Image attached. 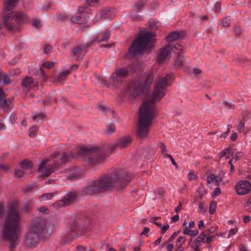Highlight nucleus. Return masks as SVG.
Instances as JSON below:
<instances>
[{
  "label": "nucleus",
  "mask_w": 251,
  "mask_h": 251,
  "mask_svg": "<svg viewBox=\"0 0 251 251\" xmlns=\"http://www.w3.org/2000/svg\"><path fill=\"white\" fill-rule=\"evenodd\" d=\"M78 193L75 191H71L67 193L61 200L54 204L55 207H61L67 206L73 203L76 199Z\"/></svg>",
  "instance_id": "obj_9"
},
{
  "label": "nucleus",
  "mask_w": 251,
  "mask_h": 251,
  "mask_svg": "<svg viewBox=\"0 0 251 251\" xmlns=\"http://www.w3.org/2000/svg\"><path fill=\"white\" fill-rule=\"evenodd\" d=\"M230 19L228 17H226L220 21V25L225 26L229 25L230 24Z\"/></svg>",
  "instance_id": "obj_33"
},
{
  "label": "nucleus",
  "mask_w": 251,
  "mask_h": 251,
  "mask_svg": "<svg viewBox=\"0 0 251 251\" xmlns=\"http://www.w3.org/2000/svg\"><path fill=\"white\" fill-rule=\"evenodd\" d=\"M172 46L171 44H168L165 48L160 49L157 55V60L159 62H163L165 60Z\"/></svg>",
  "instance_id": "obj_16"
},
{
  "label": "nucleus",
  "mask_w": 251,
  "mask_h": 251,
  "mask_svg": "<svg viewBox=\"0 0 251 251\" xmlns=\"http://www.w3.org/2000/svg\"><path fill=\"white\" fill-rule=\"evenodd\" d=\"M38 130V127L37 126H32L29 130V135L30 137H34L37 134V131Z\"/></svg>",
  "instance_id": "obj_29"
},
{
  "label": "nucleus",
  "mask_w": 251,
  "mask_h": 251,
  "mask_svg": "<svg viewBox=\"0 0 251 251\" xmlns=\"http://www.w3.org/2000/svg\"><path fill=\"white\" fill-rule=\"evenodd\" d=\"M231 128V126L229 125H228L227 126V130L226 132H225L224 133L222 134L221 135H220V137L221 138H225L226 137L229 132H230V128Z\"/></svg>",
  "instance_id": "obj_41"
},
{
  "label": "nucleus",
  "mask_w": 251,
  "mask_h": 251,
  "mask_svg": "<svg viewBox=\"0 0 251 251\" xmlns=\"http://www.w3.org/2000/svg\"><path fill=\"white\" fill-rule=\"evenodd\" d=\"M98 1L99 0H87V2L89 5L92 6L95 3H97Z\"/></svg>",
  "instance_id": "obj_58"
},
{
  "label": "nucleus",
  "mask_w": 251,
  "mask_h": 251,
  "mask_svg": "<svg viewBox=\"0 0 251 251\" xmlns=\"http://www.w3.org/2000/svg\"><path fill=\"white\" fill-rule=\"evenodd\" d=\"M33 83V80L31 77L26 76L24 78L22 81V85L24 89H29Z\"/></svg>",
  "instance_id": "obj_21"
},
{
  "label": "nucleus",
  "mask_w": 251,
  "mask_h": 251,
  "mask_svg": "<svg viewBox=\"0 0 251 251\" xmlns=\"http://www.w3.org/2000/svg\"><path fill=\"white\" fill-rule=\"evenodd\" d=\"M32 205L30 201H27L24 202L23 207L22 210L25 212H26L28 211L29 209L31 208Z\"/></svg>",
  "instance_id": "obj_30"
},
{
  "label": "nucleus",
  "mask_w": 251,
  "mask_h": 251,
  "mask_svg": "<svg viewBox=\"0 0 251 251\" xmlns=\"http://www.w3.org/2000/svg\"><path fill=\"white\" fill-rule=\"evenodd\" d=\"M228 151H229V149H226L223 151L221 152L220 157H223L225 156L226 157V156H227V152Z\"/></svg>",
  "instance_id": "obj_61"
},
{
  "label": "nucleus",
  "mask_w": 251,
  "mask_h": 251,
  "mask_svg": "<svg viewBox=\"0 0 251 251\" xmlns=\"http://www.w3.org/2000/svg\"><path fill=\"white\" fill-rule=\"evenodd\" d=\"M45 227V221L42 219H37L32 222L25 241L28 246L31 247L37 242L39 236L43 231Z\"/></svg>",
  "instance_id": "obj_7"
},
{
  "label": "nucleus",
  "mask_w": 251,
  "mask_h": 251,
  "mask_svg": "<svg viewBox=\"0 0 251 251\" xmlns=\"http://www.w3.org/2000/svg\"><path fill=\"white\" fill-rule=\"evenodd\" d=\"M29 72L30 74H33L35 75H38L42 76H44V73L43 71L42 70V69L41 68H39L38 69H30Z\"/></svg>",
  "instance_id": "obj_26"
},
{
  "label": "nucleus",
  "mask_w": 251,
  "mask_h": 251,
  "mask_svg": "<svg viewBox=\"0 0 251 251\" xmlns=\"http://www.w3.org/2000/svg\"><path fill=\"white\" fill-rule=\"evenodd\" d=\"M198 233H199V231L197 229L191 230L189 235L193 237V236L197 235L198 234Z\"/></svg>",
  "instance_id": "obj_56"
},
{
  "label": "nucleus",
  "mask_w": 251,
  "mask_h": 251,
  "mask_svg": "<svg viewBox=\"0 0 251 251\" xmlns=\"http://www.w3.org/2000/svg\"><path fill=\"white\" fill-rule=\"evenodd\" d=\"M217 206V202L215 201H212L209 206V212L210 214H213L215 211Z\"/></svg>",
  "instance_id": "obj_34"
},
{
  "label": "nucleus",
  "mask_w": 251,
  "mask_h": 251,
  "mask_svg": "<svg viewBox=\"0 0 251 251\" xmlns=\"http://www.w3.org/2000/svg\"><path fill=\"white\" fill-rule=\"evenodd\" d=\"M71 20L75 23L79 24H83L86 22L85 15L83 13H77L72 16Z\"/></svg>",
  "instance_id": "obj_18"
},
{
  "label": "nucleus",
  "mask_w": 251,
  "mask_h": 251,
  "mask_svg": "<svg viewBox=\"0 0 251 251\" xmlns=\"http://www.w3.org/2000/svg\"><path fill=\"white\" fill-rule=\"evenodd\" d=\"M51 47L49 45H45L44 47V50L45 53H49L51 50Z\"/></svg>",
  "instance_id": "obj_49"
},
{
  "label": "nucleus",
  "mask_w": 251,
  "mask_h": 251,
  "mask_svg": "<svg viewBox=\"0 0 251 251\" xmlns=\"http://www.w3.org/2000/svg\"><path fill=\"white\" fill-rule=\"evenodd\" d=\"M199 210L201 212V213H204L205 211V209L204 208V204L202 202H200L199 204Z\"/></svg>",
  "instance_id": "obj_50"
},
{
  "label": "nucleus",
  "mask_w": 251,
  "mask_h": 251,
  "mask_svg": "<svg viewBox=\"0 0 251 251\" xmlns=\"http://www.w3.org/2000/svg\"><path fill=\"white\" fill-rule=\"evenodd\" d=\"M136 64H131L128 67L118 68L111 74L110 80L113 84H119L122 83L130 73H133V68Z\"/></svg>",
  "instance_id": "obj_8"
},
{
  "label": "nucleus",
  "mask_w": 251,
  "mask_h": 251,
  "mask_svg": "<svg viewBox=\"0 0 251 251\" xmlns=\"http://www.w3.org/2000/svg\"><path fill=\"white\" fill-rule=\"evenodd\" d=\"M9 101L6 99V95L1 88H0V106L3 108H7Z\"/></svg>",
  "instance_id": "obj_19"
},
{
  "label": "nucleus",
  "mask_w": 251,
  "mask_h": 251,
  "mask_svg": "<svg viewBox=\"0 0 251 251\" xmlns=\"http://www.w3.org/2000/svg\"><path fill=\"white\" fill-rule=\"evenodd\" d=\"M160 149L161 150L162 153L164 155V157H166L169 154H167V149L166 146L163 143H161L159 145Z\"/></svg>",
  "instance_id": "obj_32"
},
{
  "label": "nucleus",
  "mask_w": 251,
  "mask_h": 251,
  "mask_svg": "<svg viewBox=\"0 0 251 251\" xmlns=\"http://www.w3.org/2000/svg\"><path fill=\"white\" fill-rule=\"evenodd\" d=\"M153 32L140 33L134 41L132 43L129 49V55L131 57L143 53L146 50L152 47L151 41L153 36Z\"/></svg>",
  "instance_id": "obj_5"
},
{
  "label": "nucleus",
  "mask_w": 251,
  "mask_h": 251,
  "mask_svg": "<svg viewBox=\"0 0 251 251\" xmlns=\"http://www.w3.org/2000/svg\"><path fill=\"white\" fill-rule=\"evenodd\" d=\"M80 175L81 174L79 173V171L77 170V169L74 168L70 171L69 175V177H70L71 179H75L79 177Z\"/></svg>",
  "instance_id": "obj_25"
},
{
  "label": "nucleus",
  "mask_w": 251,
  "mask_h": 251,
  "mask_svg": "<svg viewBox=\"0 0 251 251\" xmlns=\"http://www.w3.org/2000/svg\"><path fill=\"white\" fill-rule=\"evenodd\" d=\"M53 194L52 193H46V194H43L41 196V199L43 201H47L48 200H50L53 197Z\"/></svg>",
  "instance_id": "obj_36"
},
{
  "label": "nucleus",
  "mask_w": 251,
  "mask_h": 251,
  "mask_svg": "<svg viewBox=\"0 0 251 251\" xmlns=\"http://www.w3.org/2000/svg\"><path fill=\"white\" fill-rule=\"evenodd\" d=\"M19 207L18 203L9 205L8 217L3 230V238L8 242V247L14 249L18 243Z\"/></svg>",
  "instance_id": "obj_4"
},
{
  "label": "nucleus",
  "mask_w": 251,
  "mask_h": 251,
  "mask_svg": "<svg viewBox=\"0 0 251 251\" xmlns=\"http://www.w3.org/2000/svg\"><path fill=\"white\" fill-rule=\"evenodd\" d=\"M186 238L185 236H180L177 239V243L183 244L186 241Z\"/></svg>",
  "instance_id": "obj_53"
},
{
  "label": "nucleus",
  "mask_w": 251,
  "mask_h": 251,
  "mask_svg": "<svg viewBox=\"0 0 251 251\" xmlns=\"http://www.w3.org/2000/svg\"><path fill=\"white\" fill-rule=\"evenodd\" d=\"M237 137V134L236 132H233L230 137V139L232 141H235Z\"/></svg>",
  "instance_id": "obj_64"
},
{
  "label": "nucleus",
  "mask_w": 251,
  "mask_h": 251,
  "mask_svg": "<svg viewBox=\"0 0 251 251\" xmlns=\"http://www.w3.org/2000/svg\"><path fill=\"white\" fill-rule=\"evenodd\" d=\"M42 25L41 22L37 19H34L32 22V25L35 28H39Z\"/></svg>",
  "instance_id": "obj_35"
},
{
  "label": "nucleus",
  "mask_w": 251,
  "mask_h": 251,
  "mask_svg": "<svg viewBox=\"0 0 251 251\" xmlns=\"http://www.w3.org/2000/svg\"><path fill=\"white\" fill-rule=\"evenodd\" d=\"M180 36V32L176 31L173 32L167 37V40L170 42L174 41L176 40Z\"/></svg>",
  "instance_id": "obj_23"
},
{
  "label": "nucleus",
  "mask_w": 251,
  "mask_h": 251,
  "mask_svg": "<svg viewBox=\"0 0 251 251\" xmlns=\"http://www.w3.org/2000/svg\"><path fill=\"white\" fill-rule=\"evenodd\" d=\"M193 72L196 75H199L201 73L202 71L201 69L198 68H194L193 69Z\"/></svg>",
  "instance_id": "obj_62"
},
{
  "label": "nucleus",
  "mask_w": 251,
  "mask_h": 251,
  "mask_svg": "<svg viewBox=\"0 0 251 251\" xmlns=\"http://www.w3.org/2000/svg\"><path fill=\"white\" fill-rule=\"evenodd\" d=\"M188 176L189 180H195L197 178V176L194 174V172L193 170L189 171Z\"/></svg>",
  "instance_id": "obj_42"
},
{
  "label": "nucleus",
  "mask_w": 251,
  "mask_h": 251,
  "mask_svg": "<svg viewBox=\"0 0 251 251\" xmlns=\"http://www.w3.org/2000/svg\"><path fill=\"white\" fill-rule=\"evenodd\" d=\"M107 128L108 131L110 133L114 132L115 130V127L114 125H113L112 124L108 125L107 126Z\"/></svg>",
  "instance_id": "obj_48"
},
{
  "label": "nucleus",
  "mask_w": 251,
  "mask_h": 251,
  "mask_svg": "<svg viewBox=\"0 0 251 251\" xmlns=\"http://www.w3.org/2000/svg\"><path fill=\"white\" fill-rule=\"evenodd\" d=\"M206 234V237L205 238V243L210 244L213 240L214 238H215V236L214 235L209 236V235H208V234Z\"/></svg>",
  "instance_id": "obj_43"
},
{
  "label": "nucleus",
  "mask_w": 251,
  "mask_h": 251,
  "mask_svg": "<svg viewBox=\"0 0 251 251\" xmlns=\"http://www.w3.org/2000/svg\"><path fill=\"white\" fill-rule=\"evenodd\" d=\"M28 19L27 16L22 12H9L3 17V21L0 23V29L6 28L13 30L17 28L21 23L27 22Z\"/></svg>",
  "instance_id": "obj_6"
},
{
  "label": "nucleus",
  "mask_w": 251,
  "mask_h": 251,
  "mask_svg": "<svg viewBox=\"0 0 251 251\" xmlns=\"http://www.w3.org/2000/svg\"><path fill=\"white\" fill-rule=\"evenodd\" d=\"M227 149H229V151H228L227 152V156H226V158H228L231 156H232L235 153V149H231L230 147L227 148Z\"/></svg>",
  "instance_id": "obj_38"
},
{
  "label": "nucleus",
  "mask_w": 251,
  "mask_h": 251,
  "mask_svg": "<svg viewBox=\"0 0 251 251\" xmlns=\"http://www.w3.org/2000/svg\"><path fill=\"white\" fill-rule=\"evenodd\" d=\"M244 124L240 122L239 124V125L237 126V130L239 132H242L244 131Z\"/></svg>",
  "instance_id": "obj_45"
},
{
  "label": "nucleus",
  "mask_w": 251,
  "mask_h": 251,
  "mask_svg": "<svg viewBox=\"0 0 251 251\" xmlns=\"http://www.w3.org/2000/svg\"><path fill=\"white\" fill-rule=\"evenodd\" d=\"M223 177L222 176H219L218 175H214V181L216 183L217 185H219L220 183L223 181Z\"/></svg>",
  "instance_id": "obj_37"
},
{
  "label": "nucleus",
  "mask_w": 251,
  "mask_h": 251,
  "mask_svg": "<svg viewBox=\"0 0 251 251\" xmlns=\"http://www.w3.org/2000/svg\"><path fill=\"white\" fill-rule=\"evenodd\" d=\"M110 13V11L109 10H103L101 12V17L104 19L108 18Z\"/></svg>",
  "instance_id": "obj_40"
},
{
  "label": "nucleus",
  "mask_w": 251,
  "mask_h": 251,
  "mask_svg": "<svg viewBox=\"0 0 251 251\" xmlns=\"http://www.w3.org/2000/svg\"><path fill=\"white\" fill-rule=\"evenodd\" d=\"M98 80L100 81L103 85H106L107 84L106 80L104 78L102 77H98Z\"/></svg>",
  "instance_id": "obj_52"
},
{
  "label": "nucleus",
  "mask_w": 251,
  "mask_h": 251,
  "mask_svg": "<svg viewBox=\"0 0 251 251\" xmlns=\"http://www.w3.org/2000/svg\"><path fill=\"white\" fill-rule=\"evenodd\" d=\"M190 228L188 227H185L183 228V234L184 235H189L190 232Z\"/></svg>",
  "instance_id": "obj_57"
},
{
  "label": "nucleus",
  "mask_w": 251,
  "mask_h": 251,
  "mask_svg": "<svg viewBox=\"0 0 251 251\" xmlns=\"http://www.w3.org/2000/svg\"><path fill=\"white\" fill-rule=\"evenodd\" d=\"M90 155L87 158L88 161L92 165H96L101 163L108 155L103 154L101 150H99L97 147H82L76 154L70 153L69 154L64 152L61 153L55 152L51 154L53 158H57L58 160L52 161L50 159H45L42 161L39 166L38 170L41 174V176H48L55 171L61 164L65 163L69 160L70 158H74L76 156Z\"/></svg>",
  "instance_id": "obj_2"
},
{
  "label": "nucleus",
  "mask_w": 251,
  "mask_h": 251,
  "mask_svg": "<svg viewBox=\"0 0 251 251\" xmlns=\"http://www.w3.org/2000/svg\"><path fill=\"white\" fill-rule=\"evenodd\" d=\"M183 50V46L180 44V43L176 42V45L175 47H173L172 50L176 52V53H179L180 51H182Z\"/></svg>",
  "instance_id": "obj_27"
},
{
  "label": "nucleus",
  "mask_w": 251,
  "mask_h": 251,
  "mask_svg": "<svg viewBox=\"0 0 251 251\" xmlns=\"http://www.w3.org/2000/svg\"><path fill=\"white\" fill-rule=\"evenodd\" d=\"M214 175L210 174L209 176H208L207 178V182L208 183H211V182L214 181Z\"/></svg>",
  "instance_id": "obj_51"
},
{
  "label": "nucleus",
  "mask_w": 251,
  "mask_h": 251,
  "mask_svg": "<svg viewBox=\"0 0 251 251\" xmlns=\"http://www.w3.org/2000/svg\"><path fill=\"white\" fill-rule=\"evenodd\" d=\"M221 193V189L219 187H216L211 194L212 197L215 198Z\"/></svg>",
  "instance_id": "obj_44"
},
{
  "label": "nucleus",
  "mask_w": 251,
  "mask_h": 251,
  "mask_svg": "<svg viewBox=\"0 0 251 251\" xmlns=\"http://www.w3.org/2000/svg\"><path fill=\"white\" fill-rule=\"evenodd\" d=\"M31 163L28 161H24L20 165V168L15 171V176L21 177L24 174H28L31 172Z\"/></svg>",
  "instance_id": "obj_11"
},
{
  "label": "nucleus",
  "mask_w": 251,
  "mask_h": 251,
  "mask_svg": "<svg viewBox=\"0 0 251 251\" xmlns=\"http://www.w3.org/2000/svg\"><path fill=\"white\" fill-rule=\"evenodd\" d=\"M243 154L244 153L243 152H238L235 154L234 157H233V159H234L235 160H238L243 156Z\"/></svg>",
  "instance_id": "obj_47"
},
{
  "label": "nucleus",
  "mask_w": 251,
  "mask_h": 251,
  "mask_svg": "<svg viewBox=\"0 0 251 251\" xmlns=\"http://www.w3.org/2000/svg\"><path fill=\"white\" fill-rule=\"evenodd\" d=\"M235 191L238 195H245L251 191V183L248 180H239L235 185Z\"/></svg>",
  "instance_id": "obj_10"
},
{
  "label": "nucleus",
  "mask_w": 251,
  "mask_h": 251,
  "mask_svg": "<svg viewBox=\"0 0 251 251\" xmlns=\"http://www.w3.org/2000/svg\"><path fill=\"white\" fill-rule=\"evenodd\" d=\"M38 210L39 211L43 212L44 213H45V214L48 213L49 212L48 208L45 206L41 207L40 208H39Z\"/></svg>",
  "instance_id": "obj_55"
},
{
  "label": "nucleus",
  "mask_w": 251,
  "mask_h": 251,
  "mask_svg": "<svg viewBox=\"0 0 251 251\" xmlns=\"http://www.w3.org/2000/svg\"><path fill=\"white\" fill-rule=\"evenodd\" d=\"M155 224L157 225L158 226L162 227L161 230H162V233H164L165 232H166L169 228V225H166V226H162V224H159L155 222Z\"/></svg>",
  "instance_id": "obj_46"
},
{
  "label": "nucleus",
  "mask_w": 251,
  "mask_h": 251,
  "mask_svg": "<svg viewBox=\"0 0 251 251\" xmlns=\"http://www.w3.org/2000/svg\"><path fill=\"white\" fill-rule=\"evenodd\" d=\"M178 233L179 231L174 232L171 237L169 238L168 242H172L178 235Z\"/></svg>",
  "instance_id": "obj_54"
},
{
  "label": "nucleus",
  "mask_w": 251,
  "mask_h": 251,
  "mask_svg": "<svg viewBox=\"0 0 251 251\" xmlns=\"http://www.w3.org/2000/svg\"><path fill=\"white\" fill-rule=\"evenodd\" d=\"M131 138L129 137H124L119 139L115 145H112L108 149V151L111 152L116 148L123 149L127 147L131 142Z\"/></svg>",
  "instance_id": "obj_15"
},
{
  "label": "nucleus",
  "mask_w": 251,
  "mask_h": 251,
  "mask_svg": "<svg viewBox=\"0 0 251 251\" xmlns=\"http://www.w3.org/2000/svg\"><path fill=\"white\" fill-rule=\"evenodd\" d=\"M10 82V79L8 76L5 73H2L1 71H0V83L2 84L7 85Z\"/></svg>",
  "instance_id": "obj_24"
},
{
  "label": "nucleus",
  "mask_w": 251,
  "mask_h": 251,
  "mask_svg": "<svg viewBox=\"0 0 251 251\" xmlns=\"http://www.w3.org/2000/svg\"><path fill=\"white\" fill-rule=\"evenodd\" d=\"M132 178V176L126 171L121 169H115L89 181L83 188L82 192L85 195H92L115 186L125 188Z\"/></svg>",
  "instance_id": "obj_3"
},
{
  "label": "nucleus",
  "mask_w": 251,
  "mask_h": 251,
  "mask_svg": "<svg viewBox=\"0 0 251 251\" xmlns=\"http://www.w3.org/2000/svg\"><path fill=\"white\" fill-rule=\"evenodd\" d=\"M38 118H43V115L41 113L36 114L32 117V119L35 120Z\"/></svg>",
  "instance_id": "obj_59"
},
{
  "label": "nucleus",
  "mask_w": 251,
  "mask_h": 251,
  "mask_svg": "<svg viewBox=\"0 0 251 251\" xmlns=\"http://www.w3.org/2000/svg\"><path fill=\"white\" fill-rule=\"evenodd\" d=\"M150 231V229L147 227H145L143 228V231L141 233V235H146Z\"/></svg>",
  "instance_id": "obj_60"
},
{
  "label": "nucleus",
  "mask_w": 251,
  "mask_h": 251,
  "mask_svg": "<svg viewBox=\"0 0 251 251\" xmlns=\"http://www.w3.org/2000/svg\"><path fill=\"white\" fill-rule=\"evenodd\" d=\"M206 237V233L201 232L197 239V243L201 244L205 243V238Z\"/></svg>",
  "instance_id": "obj_28"
},
{
  "label": "nucleus",
  "mask_w": 251,
  "mask_h": 251,
  "mask_svg": "<svg viewBox=\"0 0 251 251\" xmlns=\"http://www.w3.org/2000/svg\"><path fill=\"white\" fill-rule=\"evenodd\" d=\"M78 67L76 64H74L69 69L61 71L58 77V80L60 82L65 80L67 76L70 74L71 71L77 69Z\"/></svg>",
  "instance_id": "obj_17"
},
{
  "label": "nucleus",
  "mask_w": 251,
  "mask_h": 251,
  "mask_svg": "<svg viewBox=\"0 0 251 251\" xmlns=\"http://www.w3.org/2000/svg\"><path fill=\"white\" fill-rule=\"evenodd\" d=\"M171 76L172 74H169L156 78L153 92L141 106L137 130V134L139 137L144 138L148 136L152 120L156 114L155 103L159 101L165 95L167 88L170 85L169 82Z\"/></svg>",
  "instance_id": "obj_1"
},
{
  "label": "nucleus",
  "mask_w": 251,
  "mask_h": 251,
  "mask_svg": "<svg viewBox=\"0 0 251 251\" xmlns=\"http://www.w3.org/2000/svg\"><path fill=\"white\" fill-rule=\"evenodd\" d=\"M144 3L142 0H140L139 2L136 3L134 7L133 10L135 12L138 11L143 8Z\"/></svg>",
  "instance_id": "obj_31"
},
{
  "label": "nucleus",
  "mask_w": 251,
  "mask_h": 251,
  "mask_svg": "<svg viewBox=\"0 0 251 251\" xmlns=\"http://www.w3.org/2000/svg\"><path fill=\"white\" fill-rule=\"evenodd\" d=\"M143 84H142V91L147 92L154 80V76L152 71L144 74L143 77Z\"/></svg>",
  "instance_id": "obj_13"
},
{
  "label": "nucleus",
  "mask_w": 251,
  "mask_h": 251,
  "mask_svg": "<svg viewBox=\"0 0 251 251\" xmlns=\"http://www.w3.org/2000/svg\"><path fill=\"white\" fill-rule=\"evenodd\" d=\"M251 220V217L249 215L245 216L243 218V221L245 223H248Z\"/></svg>",
  "instance_id": "obj_63"
},
{
  "label": "nucleus",
  "mask_w": 251,
  "mask_h": 251,
  "mask_svg": "<svg viewBox=\"0 0 251 251\" xmlns=\"http://www.w3.org/2000/svg\"><path fill=\"white\" fill-rule=\"evenodd\" d=\"M17 0H6L4 3V9L5 11H10L15 6Z\"/></svg>",
  "instance_id": "obj_22"
},
{
  "label": "nucleus",
  "mask_w": 251,
  "mask_h": 251,
  "mask_svg": "<svg viewBox=\"0 0 251 251\" xmlns=\"http://www.w3.org/2000/svg\"><path fill=\"white\" fill-rule=\"evenodd\" d=\"M141 91L142 87L141 83L139 81H135L128 86V92L131 97H136L140 94Z\"/></svg>",
  "instance_id": "obj_12"
},
{
  "label": "nucleus",
  "mask_w": 251,
  "mask_h": 251,
  "mask_svg": "<svg viewBox=\"0 0 251 251\" xmlns=\"http://www.w3.org/2000/svg\"><path fill=\"white\" fill-rule=\"evenodd\" d=\"M187 61L186 59L182 54H179L176 58V63H183Z\"/></svg>",
  "instance_id": "obj_39"
},
{
  "label": "nucleus",
  "mask_w": 251,
  "mask_h": 251,
  "mask_svg": "<svg viewBox=\"0 0 251 251\" xmlns=\"http://www.w3.org/2000/svg\"><path fill=\"white\" fill-rule=\"evenodd\" d=\"M92 42L87 43L84 45H79L72 50V55L77 56L76 59L81 58L86 53L84 48H87L91 46Z\"/></svg>",
  "instance_id": "obj_14"
},
{
  "label": "nucleus",
  "mask_w": 251,
  "mask_h": 251,
  "mask_svg": "<svg viewBox=\"0 0 251 251\" xmlns=\"http://www.w3.org/2000/svg\"><path fill=\"white\" fill-rule=\"evenodd\" d=\"M110 36L109 32L106 30L102 32L101 34L97 36L94 39V41H97L98 42H101L103 41H107Z\"/></svg>",
  "instance_id": "obj_20"
}]
</instances>
